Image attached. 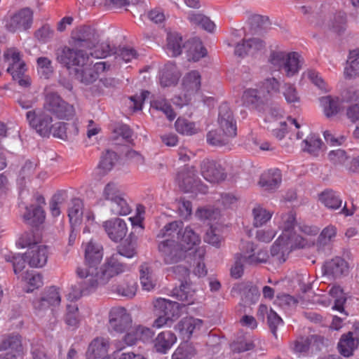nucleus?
I'll return each mask as SVG.
<instances>
[{
	"label": "nucleus",
	"mask_w": 359,
	"mask_h": 359,
	"mask_svg": "<svg viewBox=\"0 0 359 359\" xmlns=\"http://www.w3.org/2000/svg\"><path fill=\"white\" fill-rule=\"evenodd\" d=\"M269 62L276 69H283L287 77L297 74L301 68L300 55L295 52L271 51Z\"/></svg>",
	"instance_id": "nucleus-3"
},
{
	"label": "nucleus",
	"mask_w": 359,
	"mask_h": 359,
	"mask_svg": "<svg viewBox=\"0 0 359 359\" xmlns=\"http://www.w3.org/2000/svg\"><path fill=\"white\" fill-rule=\"evenodd\" d=\"M172 296L177 300L187 302L188 304L192 302L193 291L191 289L189 280L182 281L179 287H175L172 290Z\"/></svg>",
	"instance_id": "nucleus-44"
},
{
	"label": "nucleus",
	"mask_w": 359,
	"mask_h": 359,
	"mask_svg": "<svg viewBox=\"0 0 359 359\" xmlns=\"http://www.w3.org/2000/svg\"><path fill=\"white\" fill-rule=\"evenodd\" d=\"M349 266L341 257L337 256L326 261L322 267L323 274L329 279H338L348 274Z\"/></svg>",
	"instance_id": "nucleus-13"
},
{
	"label": "nucleus",
	"mask_w": 359,
	"mask_h": 359,
	"mask_svg": "<svg viewBox=\"0 0 359 359\" xmlns=\"http://www.w3.org/2000/svg\"><path fill=\"white\" fill-rule=\"evenodd\" d=\"M189 20L194 25L201 26L205 30L211 32L215 25L209 18L199 13H192L189 15Z\"/></svg>",
	"instance_id": "nucleus-45"
},
{
	"label": "nucleus",
	"mask_w": 359,
	"mask_h": 359,
	"mask_svg": "<svg viewBox=\"0 0 359 359\" xmlns=\"http://www.w3.org/2000/svg\"><path fill=\"white\" fill-rule=\"evenodd\" d=\"M320 200L325 207L331 210L338 209L342 203L339 195L332 190L323 191L320 196Z\"/></svg>",
	"instance_id": "nucleus-42"
},
{
	"label": "nucleus",
	"mask_w": 359,
	"mask_h": 359,
	"mask_svg": "<svg viewBox=\"0 0 359 359\" xmlns=\"http://www.w3.org/2000/svg\"><path fill=\"white\" fill-rule=\"evenodd\" d=\"M39 168V161L36 158L25 159L20 165L18 175V183L21 187L30 182Z\"/></svg>",
	"instance_id": "nucleus-17"
},
{
	"label": "nucleus",
	"mask_w": 359,
	"mask_h": 359,
	"mask_svg": "<svg viewBox=\"0 0 359 359\" xmlns=\"http://www.w3.org/2000/svg\"><path fill=\"white\" fill-rule=\"evenodd\" d=\"M151 106L154 109L163 112L170 121H172L176 116L171 105L164 98L160 97L153 100L151 103Z\"/></svg>",
	"instance_id": "nucleus-52"
},
{
	"label": "nucleus",
	"mask_w": 359,
	"mask_h": 359,
	"mask_svg": "<svg viewBox=\"0 0 359 359\" xmlns=\"http://www.w3.org/2000/svg\"><path fill=\"white\" fill-rule=\"evenodd\" d=\"M158 251L166 264L180 262L187 257V251L179 242L172 239H165L158 244Z\"/></svg>",
	"instance_id": "nucleus-4"
},
{
	"label": "nucleus",
	"mask_w": 359,
	"mask_h": 359,
	"mask_svg": "<svg viewBox=\"0 0 359 359\" xmlns=\"http://www.w3.org/2000/svg\"><path fill=\"white\" fill-rule=\"evenodd\" d=\"M23 218L28 224L37 226L44 221L45 212L41 206L31 205L26 208Z\"/></svg>",
	"instance_id": "nucleus-30"
},
{
	"label": "nucleus",
	"mask_w": 359,
	"mask_h": 359,
	"mask_svg": "<svg viewBox=\"0 0 359 359\" xmlns=\"http://www.w3.org/2000/svg\"><path fill=\"white\" fill-rule=\"evenodd\" d=\"M177 239L180 245L187 251L192 249L201 241L199 236L189 226H187L183 231L182 230L180 231V238Z\"/></svg>",
	"instance_id": "nucleus-35"
},
{
	"label": "nucleus",
	"mask_w": 359,
	"mask_h": 359,
	"mask_svg": "<svg viewBox=\"0 0 359 359\" xmlns=\"http://www.w3.org/2000/svg\"><path fill=\"white\" fill-rule=\"evenodd\" d=\"M236 136L226 130H221V128H219L207 134V141L211 145L220 147L227 144Z\"/></svg>",
	"instance_id": "nucleus-31"
},
{
	"label": "nucleus",
	"mask_w": 359,
	"mask_h": 359,
	"mask_svg": "<svg viewBox=\"0 0 359 359\" xmlns=\"http://www.w3.org/2000/svg\"><path fill=\"white\" fill-rule=\"evenodd\" d=\"M29 126L43 137H48L53 128L52 116L44 110L35 109L26 114Z\"/></svg>",
	"instance_id": "nucleus-8"
},
{
	"label": "nucleus",
	"mask_w": 359,
	"mask_h": 359,
	"mask_svg": "<svg viewBox=\"0 0 359 359\" xmlns=\"http://www.w3.org/2000/svg\"><path fill=\"white\" fill-rule=\"evenodd\" d=\"M257 246L252 242L248 241H241L239 245V252L235 254V255H240L241 259L243 260L247 264L248 256L254 255L255 250Z\"/></svg>",
	"instance_id": "nucleus-60"
},
{
	"label": "nucleus",
	"mask_w": 359,
	"mask_h": 359,
	"mask_svg": "<svg viewBox=\"0 0 359 359\" xmlns=\"http://www.w3.org/2000/svg\"><path fill=\"white\" fill-rule=\"evenodd\" d=\"M44 108L60 119L68 120L75 114L73 105L68 104L60 95L54 93L47 94Z\"/></svg>",
	"instance_id": "nucleus-5"
},
{
	"label": "nucleus",
	"mask_w": 359,
	"mask_h": 359,
	"mask_svg": "<svg viewBox=\"0 0 359 359\" xmlns=\"http://www.w3.org/2000/svg\"><path fill=\"white\" fill-rule=\"evenodd\" d=\"M183 88L187 93L191 95L196 93L201 88V75L197 71H191L183 79Z\"/></svg>",
	"instance_id": "nucleus-37"
},
{
	"label": "nucleus",
	"mask_w": 359,
	"mask_h": 359,
	"mask_svg": "<svg viewBox=\"0 0 359 359\" xmlns=\"http://www.w3.org/2000/svg\"><path fill=\"white\" fill-rule=\"evenodd\" d=\"M41 241L40 236L34 231L23 233L18 241V245L21 248L30 249L33 245H39Z\"/></svg>",
	"instance_id": "nucleus-48"
},
{
	"label": "nucleus",
	"mask_w": 359,
	"mask_h": 359,
	"mask_svg": "<svg viewBox=\"0 0 359 359\" xmlns=\"http://www.w3.org/2000/svg\"><path fill=\"white\" fill-rule=\"evenodd\" d=\"M7 60H11V64L7 72L12 75L13 79L20 78L26 71L25 63L20 59V53L15 50H8L4 53Z\"/></svg>",
	"instance_id": "nucleus-22"
},
{
	"label": "nucleus",
	"mask_w": 359,
	"mask_h": 359,
	"mask_svg": "<svg viewBox=\"0 0 359 359\" xmlns=\"http://www.w3.org/2000/svg\"><path fill=\"white\" fill-rule=\"evenodd\" d=\"M140 279L142 287L147 291L154 290L156 285V278L151 264L143 262L139 267Z\"/></svg>",
	"instance_id": "nucleus-25"
},
{
	"label": "nucleus",
	"mask_w": 359,
	"mask_h": 359,
	"mask_svg": "<svg viewBox=\"0 0 359 359\" xmlns=\"http://www.w3.org/2000/svg\"><path fill=\"white\" fill-rule=\"evenodd\" d=\"M69 127L74 128L75 133H78V128L74 124H69L63 122H58L55 124H53L51 128V133L55 137H58L62 140H66L67 138V130L69 129Z\"/></svg>",
	"instance_id": "nucleus-59"
},
{
	"label": "nucleus",
	"mask_w": 359,
	"mask_h": 359,
	"mask_svg": "<svg viewBox=\"0 0 359 359\" xmlns=\"http://www.w3.org/2000/svg\"><path fill=\"white\" fill-rule=\"evenodd\" d=\"M358 343V339L353 337L352 332H349L346 334H343L338 343L339 352L344 357H349L357 348Z\"/></svg>",
	"instance_id": "nucleus-29"
},
{
	"label": "nucleus",
	"mask_w": 359,
	"mask_h": 359,
	"mask_svg": "<svg viewBox=\"0 0 359 359\" xmlns=\"http://www.w3.org/2000/svg\"><path fill=\"white\" fill-rule=\"evenodd\" d=\"M128 269V266L118 259V254H113L107 262L98 269H91V275L88 285L81 289V294H87L99 286L105 285L114 276Z\"/></svg>",
	"instance_id": "nucleus-1"
},
{
	"label": "nucleus",
	"mask_w": 359,
	"mask_h": 359,
	"mask_svg": "<svg viewBox=\"0 0 359 359\" xmlns=\"http://www.w3.org/2000/svg\"><path fill=\"white\" fill-rule=\"evenodd\" d=\"M73 45L79 49H91L99 41L96 31L89 26H82L75 29L72 33Z\"/></svg>",
	"instance_id": "nucleus-10"
},
{
	"label": "nucleus",
	"mask_w": 359,
	"mask_h": 359,
	"mask_svg": "<svg viewBox=\"0 0 359 359\" xmlns=\"http://www.w3.org/2000/svg\"><path fill=\"white\" fill-rule=\"evenodd\" d=\"M201 173L205 180L212 183L219 182L226 177V173L221 163L210 159H204L201 162Z\"/></svg>",
	"instance_id": "nucleus-14"
},
{
	"label": "nucleus",
	"mask_w": 359,
	"mask_h": 359,
	"mask_svg": "<svg viewBox=\"0 0 359 359\" xmlns=\"http://www.w3.org/2000/svg\"><path fill=\"white\" fill-rule=\"evenodd\" d=\"M10 349L15 351L17 358L22 351L21 337L18 334L8 335L3 338L0 344V351Z\"/></svg>",
	"instance_id": "nucleus-39"
},
{
	"label": "nucleus",
	"mask_w": 359,
	"mask_h": 359,
	"mask_svg": "<svg viewBox=\"0 0 359 359\" xmlns=\"http://www.w3.org/2000/svg\"><path fill=\"white\" fill-rule=\"evenodd\" d=\"M182 37L177 32L169 33L167 36V48L172 56L176 57L182 53L184 48Z\"/></svg>",
	"instance_id": "nucleus-43"
},
{
	"label": "nucleus",
	"mask_w": 359,
	"mask_h": 359,
	"mask_svg": "<svg viewBox=\"0 0 359 359\" xmlns=\"http://www.w3.org/2000/svg\"><path fill=\"white\" fill-rule=\"evenodd\" d=\"M70 74L74 79L84 85H90L95 81L98 78V73L91 65H88L85 62L83 65L72 67Z\"/></svg>",
	"instance_id": "nucleus-18"
},
{
	"label": "nucleus",
	"mask_w": 359,
	"mask_h": 359,
	"mask_svg": "<svg viewBox=\"0 0 359 359\" xmlns=\"http://www.w3.org/2000/svg\"><path fill=\"white\" fill-rule=\"evenodd\" d=\"M344 75L346 78H352L359 76V50L350 51L344 69Z\"/></svg>",
	"instance_id": "nucleus-40"
},
{
	"label": "nucleus",
	"mask_w": 359,
	"mask_h": 359,
	"mask_svg": "<svg viewBox=\"0 0 359 359\" xmlns=\"http://www.w3.org/2000/svg\"><path fill=\"white\" fill-rule=\"evenodd\" d=\"M109 342L103 337L95 338L88 345L86 359H110L108 355Z\"/></svg>",
	"instance_id": "nucleus-16"
},
{
	"label": "nucleus",
	"mask_w": 359,
	"mask_h": 359,
	"mask_svg": "<svg viewBox=\"0 0 359 359\" xmlns=\"http://www.w3.org/2000/svg\"><path fill=\"white\" fill-rule=\"evenodd\" d=\"M68 216L72 228L81 223L83 216V202L79 198H74L69 208Z\"/></svg>",
	"instance_id": "nucleus-36"
},
{
	"label": "nucleus",
	"mask_w": 359,
	"mask_h": 359,
	"mask_svg": "<svg viewBox=\"0 0 359 359\" xmlns=\"http://www.w3.org/2000/svg\"><path fill=\"white\" fill-rule=\"evenodd\" d=\"M37 70L41 77L49 79L53 74L54 69L52 61L47 57H39L36 59Z\"/></svg>",
	"instance_id": "nucleus-47"
},
{
	"label": "nucleus",
	"mask_w": 359,
	"mask_h": 359,
	"mask_svg": "<svg viewBox=\"0 0 359 359\" xmlns=\"http://www.w3.org/2000/svg\"><path fill=\"white\" fill-rule=\"evenodd\" d=\"M254 217L253 224L255 226H260L266 223L272 216V214L261 206H257L252 210Z\"/></svg>",
	"instance_id": "nucleus-55"
},
{
	"label": "nucleus",
	"mask_w": 359,
	"mask_h": 359,
	"mask_svg": "<svg viewBox=\"0 0 359 359\" xmlns=\"http://www.w3.org/2000/svg\"><path fill=\"white\" fill-rule=\"evenodd\" d=\"M304 143L305 147L303 148L304 151L309 153L311 155L318 156L323 144L322 140L315 136L307 137Z\"/></svg>",
	"instance_id": "nucleus-56"
},
{
	"label": "nucleus",
	"mask_w": 359,
	"mask_h": 359,
	"mask_svg": "<svg viewBox=\"0 0 359 359\" xmlns=\"http://www.w3.org/2000/svg\"><path fill=\"white\" fill-rule=\"evenodd\" d=\"M313 336L307 337H301L294 342L292 350L294 353L302 354L308 352Z\"/></svg>",
	"instance_id": "nucleus-61"
},
{
	"label": "nucleus",
	"mask_w": 359,
	"mask_h": 359,
	"mask_svg": "<svg viewBox=\"0 0 359 359\" xmlns=\"http://www.w3.org/2000/svg\"><path fill=\"white\" fill-rule=\"evenodd\" d=\"M267 323L273 335L277 337V328L283 323L281 318L271 309H269V313L267 317Z\"/></svg>",
	"instance_id": "nucleus-64"
},
{
	"label": "nucleus",
	"mask_w": 359,
	"mask_h": 359,
	"mask_svg": "<svg viewBox=\"0 0 359 359\" xmlns=\"http://www.w3.org/2000/svg\"><path fill=\"white\" fill-rule=\"evenodd\" d=\"M175 126L177 131L183 135H191L197 133L195 123L185 118H178Z\"/></svg>",
	"instance_id": "nucleus-54"
},
{
	"label": "nucleus",
	"mask_w": 359,
	"mask_h": 359,
	"mask_svg": "<svg viewBox=\"0 0 359 359\" xmlns=\"http://www.w3.org/2000/svg\"><path fill=\"white\" fill-rule=\"evenodd\" d=\"M33 23V12L28 8H22L14 13L8 20L6 27L11 32L27 31Z\"/></svg>",
	"instance_id": "nucleus-11"
},
{
	"label": "nucleus",
	"mask_w": 359,
	"mask_h": 359,
	"mask_svg": "<svg viewBox=\"0 0 359 359\" xmlns=\"http://www.w3.org/2000/svg\"><path fill=\"white\" fill-rule=\"evenodd\" d=\"M116 160V154L114 151L107 150L102 154L98 167L105 173L112 169Z\"/></svg>",
	"instance_id": "nucleus-57"
},
{
	"label": "nucleus",
	"mask_w": 359,
	"mask_h": 359,
	"mask_svg": "<svg viewBox=\"0 0 359 359\" xmlns=\"http://www.w3.org/2000/svg\"><path fill=\"white\" fill-rule=\"evenodd\" d=\"M108 206L111 213L116 215H127L131 212V208L125 198L124 194L109 202Z\"/></svg>",
	"instance_id": "nucleus-41"
},
{
	"label": "nucleus",
	"mask_w": 359,
	"mask_h": 359,
	"mask_svg": "<svg viewBox=\"0 0 359 359\" xmlns=\"http://www.w3.org/2000/svg\"><path fill=\"white\" fill-rule=\"evenodd\" d=\"M243 100L247 106L260 109L269 102V96L264 90L249 88L244 91Z\"/></svg>",
	"instance_id": "nucleus-20"
},
{
	"label": "nucleus",
	"mask_w": 359,
	"mask_h": 359,
	"mask_svg": "<svg viewBox=\"0 0 359 359\" xmlns=\"http://www.w3.org/2000/svg\"><path fill=\"white\" fill-rule=\"evenodd\" d=\"M66 198L65 191H58L50 201V210L53 217H56L60 215V208Z\"/></svg>",
	"instance_id": "nucleus-50"
},
{
	"label": "nucleus",
	"mask_w": 359,
	"mask_h": 359,
	"mask_svg": "<svg viewBox=\"0 0 359 359\" xmlns=\"http://www.w3.org/2000/svg\"><path fill=\"white\" fill-rule=\"evenodd\" d=\"M180 74L175 65L168 64L161 71L160 83L163 87H169L177 84Z\"/></svg>",
	"instance_id": "nucleus-32"
},
{
	"label": "nucleus",
	"mask_w": 359,
	"mask_h": 359,
	"mask_svg": "<svg viewBox=\"0 0 359 359\" xmlns=\"http://www.w3.org/2000/svg\"><path fill=\"white\" fill-rule=\"evenodd\" d=\"M346 14L340 11L334 15L330 26L335 32L341 34L346 29Z\"/></svg>",
	"instance_id": "nucleus-62"
},
{
	"label": "nucleus",
	"mask_w": 359,
	"mask_h": 359,
	"mask_svg": "<svg viewBox=\"0 0 359 359\" xmlns=\"http://www.w3.org/2000/svg\"><path fill=\"white\" fill-rule=\"evenodd\" d=\"M154 306L156 314L168 316L175 319L180 316V304L176 302L159 298L154 302Z\"/></svg>",
	"instance_id": "nucleus-23"
},
{
	"label": "nucleus",
	"mask_w": 359,
	"mask_h": 359,
	"mask_svg": "<svg viewBox=\"0 0 359 359\" xmlns=\"http://www.w3.org/2000/svg\"><path fill=\"white\" fill-rule=\"evenodd\" d=\"M111 290L118 295L131 299L136 294L137 283L132 278L126 277L122 281L114 285Z\"/></svg>",
	"instance_id": "nucleus-28"
},
{
	"label": "nucleus",
	"mask_w": 359,
	"mask_h": 359,
	"mask_svg": "<svg viewBox=\"0 0 359 359\" xmlns=\"http://www.w3.org/2000/svg\"><path fill=\"white\" fill-rule=\"evenodd\" d=\"M116 254H118V259H120L121 256L131 258L136 254L135 245L131 241H126L117 247V252Z\"/></svg>",
	"instance_id": "nucleus-63"
},
{
	"label": "nucleus",
	"mask_w": 359,
	"mask_h": 359,
	"mask_svg": "<svg viewBox=\"0 0 359 359\" xmlns=\"http://www.w3.org/2000/svg\"><path fill=\"white\" fill-rule=\"evenodd\" d=\"M217 122L221 130H226L228 133L237 135L236 122L228 104L222 103L219 106Z\"/></svg>",
	"instance_id": "nucleus-15"
},
{
	"label": "nucleus",
	"mask_w": 359,
	"mask_h": 359,
	"mask_svg": "<svg viewBox=\"0 0 359 359\" xmlns=\"http://www.w3.org/2000/svg\"><path fill=\"white\" fill-rule=\"evenodd\" d=\"M330 294L335 298L333 309L340 312H344V305L346 302V296L342 288L339 285L332 286L330 290Z\"/></svg>",
	"instance_id": "nucleus-51"
},
{
	"label": "nucleus",
	"mask_w": 359,
	"mask_h": 359,
	"mask_svg": "<svg viewBox=\"0 0 359 359\" xmlns=\"http://www.w3.org/2000/svg\"><path fill=\"white\" fill-rule=\"evenodd\" d=\"M56 60L67 67L69 71L72 69L71 66H80L88 60V54L86 50L78 48H69L65 46L56 50Z\"/></svg>",
	"instance_id": "nucleus-7"
},
{
	"label": "nucleus",
	"mask_w": 359,
	"mask_h": 359,
	"mask_svg": "<svg viewBox=\"0 0 359 359\" xmlns=\"http://www.w3.org/2000/svg\"><path fill=\"white\" fill-rule=\"evenodd\" d=\"M337 235V228L334 226L330 225L325 227L320 233L318 242V248L330 245Z\"/></svg>",
	"instance_id": "nucleus-49"
},
{
	"label": "nucleus",
	"mask_w": 359,
	"mask_h": 359,
	"mask_svg": "<svg viewBox=\"0 0 359 359\" xmlns=\"http://www.w3.org/2000/svg\"><path fill=\"white\" fill-rule=\"evenodd\" d=\"M176 340V336L170 331L162 332L158 334L155 340L154 346L158 352L165 353Z\"/></svg>",
	"instance_id": "nucleus-34"
},
{
	"label": "nucleus",
	"mask_w": 359,
	"mask_h": 359,
	"mask_svg": "<svg viewBox=\"0 0 359 359\" xmlns=\"http://www.w3.org/2000/svg\"><path fill=\"white\" fill-rule=\"evenodd\" d=\"M177 180L180 188L185 192H207V187L201 184L197 170L193 166H185L179 172Z\"/></svg>",
	"instance_id": "nucleus-6"
},
{
	"label": "nucleus",
	"mask_w": 359,
	"mask_h": 359,
	"mask_svg": "<svg viewBox=\"0 0 359 359\" xmlns=\"http://www.w3.org/2000/svg\"><path fill=\"white\" fill-rule=\"evenodd\" d=\"M183 47L186 49L189 61L197 62L207 55V50L198 38L189 40L183 45Z\"/></svg>",
	"instance_id": "nucleus-24"
},
{
	"label": "nucleus",
	"mask_w": 359,
	"mask_h": 359,
	"mask_svg": "<svg viewBox=\"0 0 359 359\" xmlns=\"http://www.w3.org/2000/svg\"><path fill=\"white\" fill-rule=\"evenodd\" d=\"M130 314L124 307H114L109 314V330L118 334L125 333L132 328Z\"/></svg>",
	"instance_id": "nucleus-9"
},
{
	"label": "nucleus",
	"mask_w": 359,
	"mask_h": 359,
	"mask_svg": "<svg viewBox=\"0 0 359 359\" xmlns=\"http://www.w3.org/2000/svg\"><path fill=\"white\" fill-rule=\"evenodd\" d=\"M102 248L93 241H90L85 248V263L83 266H79L76 268V273L81 279L79 286L77 288L76 285L74 288L81 294V289H84L85 286L88 285V280H90V275H91V269H98L102 259Z\"/></svg>",
	"instance_id": "nucleus-2"
},
{
	"label": "nucleus",
	"mask_w": 359,
	"mask_h": 359,
	"mask_svg": "<svg viewBox=\"0 0 359 359\" xmlns=\"http://www.w3.org/2000/svg\"><path fill=\"white\" fill-rule=\"evenodd\" d=\"M320 102L325 116L328 118L337 115L340 111L341 102L338 97L325 96L320 99Z\"/></svg>",
	"instance_id": "nucleus-38"
},
{
	"label": "nucleus",
	"mask_w": 359,
	"mask_h": 359,
	"mask_svg": "<svg viewBox=\"0 0 359 359\" xmlns=\"http://www.w3.org/2000/svg\"><path fill=\"white\" fill-rule=\"evenodd\" d=\"M281 181L280 171L278 169H274L262 174L259 184L266 191H274L280 186Z\"/></svg>",
	"instance_id": "nucleus-27"
},
{
	"label": "nucleus",
	"mask_w": 359,
	"mask_h": 359,
	"mask_svg": "<svg viewBox=\"0 0 359 359\" xmlns=\"http://www.w3.org/2000/svg\"><path fill=\"white\" fill-rule=\"evenodd\" d=\"M182 230V222L180 221H174L165 225L157 235L158 238H164L166 236L175 237L177 235L180 238V231Z\"/></svg>",
	"instance_id": "nucleus-46"
},
{
	"label": "nucleus",
	"mask_w": 359,
	"mask_h": 359,
	"mask_svg": "<svg viewBox=\"0 0 359 359\" xmlns=\"http://www.w3.org/2000/svg\"><path fill=\"white\" fill-rule=\"evenodd\" d=\"M196 355V350L191 344H182L175 351L172 359H191Z\"/></svg>",
	"instance_id": "nucleus-53"
},
{
	"label": "nucleus",
	"mask_w": 359,
	"mask_h": 359,
	"mask_svg": "<svg viewBox=\"0 0 359 359\" xmlns=\"http://www.w3.org/2000/svg\"><path fill=\"white\" fill-rule=\"evenodd\" d=\"M27 262L32 267H42L48 260V250L45 245H33L25 253Z\"/></svg>",
	"instance_id": "nucleus-21"
},
{
	"label": "nucleus",
	"mask_w": 359,
	"mask_h": 359,
	"mask_svg": "<svg viewBox=\"0 0 359 359\" xmlns=\"http://www.w3.org/2000/svg\"><path fill=\"white\" fill-rule=\"evenodd\" d=\"M290 250L289 236L282 234L271 246V255L272 257H277L280 262H284L286 260L285 256Z\"/></svg>",
	"instance_id": "nucleus-26"
},
{
	"label": "nucleus",
	"mask_w": 359,
	"mask_h": 359,
	"mask_svg": "<svg viewBox=\"0 0 359 359\" xmlns=\"http://www.w3.org/2000/svg\"><path fill=\"white\" fill-rule=\"evenodd\" d=\"M60 295L57 288L54 287H50L42 295V297L34 302V308L35 313L42 317L46 312L49 311L52 312V306H57L60 303Z\"/></svg>",
	"instance_id": "nucleus-12"
},
{
	"label": "nucleus",
	"mask_w": 359,
	"mask_h": 359,
	"mask_svg": "<svg viewBox=\"0 0 359 359\" xmlns=\"http://www.w3.org/2000/svg\"><path fill=\"white\" fill-rule=\"evenodd\" d=\"M123 194L116 183L110 182L104 186L102 196L104 200L109 203Z\"/></svg>",
	"instance_id": "nucleus-58"
},
{
	"label": "nucleus",
	"mask_w": 359,
	"mask_h": 359,
	"mask_svg": "<svg viewBox=\"0 0 359 359\" xmlns=\"http://www.w3.org/2000/svg\"><path fill=\"white\" fill-rule=\"evenodd\" d=\"M103 226L109 238L115 242L121 241L127 233L126 224L119 218L106 221Z\"/></svg>",
	"instance_id": "nucleus-19"
},
{
	"label": "nucleus",
	"mask_w": 359,
	"mask_h": 359,
	"mask_svg": "<svg viewBox=\"0 0 359 359\" xmlns=\"http://www.w3.org/2000/svg\"><path fill=\"white\" fill-rule=\"evenodd\" d=\"M202 321L194 318H185L182 319L175 326V330L178 331L184 337L190 338L196 328L201 326Z\"/></svg>",
	"instance_id": "nucleus-33"
}]
</instances>
